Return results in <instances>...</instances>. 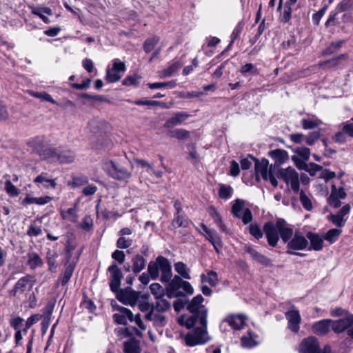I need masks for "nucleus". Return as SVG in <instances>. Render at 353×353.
Here are the masks:
<instances>
[{
    "mask_svg": "<svg viewBox=\"0 0 353 353\" xmlns=\"http://www.w3.org/2000/svg\"><path fill=\"white\" fill-rule=\"evenodd\" d=\"M203 302V297L201 294L188 301L187 310L191 315L188 317L181 316L179 319L180 325L188 329L193 327L185 337L188 346L205 344L210 340L207 332L208 309L202 304Z\"/></svg>",
    "mask_w": 353,
    "mask_h": 353,
    "instance_id": "nucleus-1",
    "label": "nucleus"
},
{
    "mask_svg": "<svg viewBox=\"0 0 353 353\" xmlns=\"http://www.w3.org/2000/svg\"><path fill=\"white\" fill-rule=\"evenodd\" d=\"M161 272V281L168 283L166 296L169 299L173 297L184 296L193 293V288L190 283L183 281L179 276H172V267L168 259L159 256L155 261H150L148 266V272L152 279H157Z\"/></svg>",
    "mask_w": 353,
    "mask_h": 353,
    "instance_id": "nucleus-2",
    "label": "nucleus"
},
{
    "mask_svg": "<svg viewBox=\"0 0 353 353\" xmlns=\"http://www.w3.org/2000/svg\"><path fill=\"white\" fill-rule=\"evenodd\" d=\"M263 232L268 245L271 247L277 245L279 238L284 243H287L294 234L292 228L283 219H278L276 223H265L263 225Z\"/></svg>",
    "mask_w": 353,
    "mask_h": 353,
    "instance_id": "nucleus-3",
    "label": "nucleus"
},
{
    "mask_svg": "<svg viewBox=\"0 0 353 353\" xmlns=\"http://www.w3.org/2000/svg\"><path fill=\"white\" fill-rule=\"evenodd\" d=\"M33 148L42 158L50 159L62 164L71 163L75 159V154L72 150L49 147L44 144L41 139H37L35 141Z\"/></svg>",
    "mask_w": 353,
    "mask_h": 353,
    "instance_id": "nucleus-4",
    "label": "nucleus"
},
{
    "mask_svg": "<svg viewBox=\"0 0 353 353\" xmlns=\"http://www.w3.org/2000/svg\"><path fill=\"white\" fill-rule=\"evenodd\" d=\"M102 169L110 177L117 181H127L131 177L130 172L112 160H104Z\"/></svg>",
    "mask_w": 353,
    "mask_h": 353,
    "instance_id": "nucleus-5",
    "label": "nucleus"
},
{
    "mask_svg": "<svg viewBox=\"0 0 353 353\" xmlns=\"http://www.w3.org/2000/svg\"><path fill=\"white\" fill-rule=\"evenodd\" d=\"M308 246V241L306 237L303 236L301 232H296L293 236L287 243L286 253L289 254H295L301 256H305V254L296 252L297 250H303Z\"/></svg>",
    "mask_w": 353,
    "mask_h": 353,
    "instance_id": "nucleus-6",
    "label": "nucleus"
},
{
    "mask_svg": "<svg viewBox=\"0 0 353 353\" xmlns=\"http://www.w3.org/2000/svg\"><path fill=\"white\" fill-rule=\"evenodd\" d=\"M277 177L283 179L286 183H290L291 188L294 192L299 191V180L298 172L292 168H281L277 172Z\"/></svg>",
    "mask_w": 353,
    "mask_h": 353,
    "instance_id": "nucleus-7",
    "label": "nucleus"
},
{
    "mask_svg": "<svg viewBox=\"0 0 353 353\" xmlns=\"http://www.w3.org/2000/svg\"><path fill=\"white\" fill-rule=\"evenodd\" d=\"M35 283L34 276L30 274H26V276L20 278L13 288L10 291V294L13 296H18L19 294H23L28 290H32L33 285Z\"/></svg>",
    "mask_w": 353,
    "mask_h": 353,
    "instance_id": "nucleus-8",
    "label": "nucleus"
},
{
    "mask_svg": "<svg viewBox=\"0 0 353 353\" xmlns=\"http://www.w3.org/2000/svg\"><path fill=\"white\" fill-rule=\"evenodd\" d=\"M112 305L114 310L118 311V313H115L112 316L116 323L125 325L128 321L130 322L133 321L134 315L129 309L120 306L117 304L114 305L112 303Z\"/></svg>",
    "mask_w": 353,
    "mask_h": 353,
    "instance_id": "nucleus-9",
    "label": "nucleus"
},
{
    "mask_svg": "<svg viewBox=\"0 0 353 353\" xmlns=\"http://www.w3.org/2000/svg\"><path fill=\"white\" fill-rule=\"evenodd\" d=\"M126 68L124 62L115 60L113 63L112 68H108L106 71V80L109 83H114L119 81L122 74L125 72Z\"/></svg>",
    "mask_w": 353,
    "mask_h": 353,
    "instance_id": "nucleus-10",
    "label": "nucleus"
},
{
    "mask_svg": "<svg viewBox=\"0 0 353 353\" xmlns=\"http://www.w3.org/2000/svg\"><path fill=\"white\" fill-rule=\"evenodd\" d=\"M115 292L117 293V299L125 305H135L139 297V293L130 288L120 290L119 289Z\"/></svg>",
    "mask_w": 353,
    "mask_h": 353,
    "instance_id": "nucleus-11",
    "label": "nucleus"
},
{
    "mask_svg": "<svg viewBox=\"0 0 353 353\" xmlns=\"http://www.w3.org/2000/svg\"><path fill=\"white\" fill-rule=\"evenodd\" d=\"M108 271L110 274V288L112 292H117L121 285V281L123 278V274L121 269L115 263H113L108 268Z\"/></svg>",
    "mask_w": 353,
    "mask_h": 353,
    "instance_id": "nucleus-12",
    "label": "nucleus"
},
{
    "mask_svg": "<svg viewBox=\"0 0 353 353\" xmlns=\"http://www.w3.org/2000/svg\"><path fill=\"white\" fill-rule=\"evenodd\" d=\"M299 353H321L317 339L314 336L304 339L300 344Z\"/></svg>",
    "mask_w": 353,
    "mask_h": 353,
    "instance_id": "nucleus-13",
    "label": "nucleus"
},
{
    "mask_svg": "<svg viewBox=\"0 0 353 353\" xmlns=\"http://www.w3.org/2000/svg\"><path fill=\"white\" fill-rule=\"evenodd\" d=\"M347 194L343 187L337 188L335 185L331 187V193L327 198L329 205L334 208H338L341 205L340 199H344Z\"/></svg>",
    "mask_w": 353,
    "mask_h": 353,
    "instance_id": "nucleus-14",
    "label": "nucleus"
},
{
    "mask_svg": "<svg viewBox=\"0 0 353 353\" xmlns=\"http://www.w3.org/2000/svg\"><path fill=\"white\" fill-rule=\"evenodd\" d=\"M249 157H251L255 163L254 170L256 180H259V175H261L263 180L268 181L270 168L268 160L263 159L261 161H259L252 155H249Z\"/></svg>",
    "mask_w": 353,
    "mask_h": 353,
    "instance_id": "nucleus-15",
    "label": "nucleus"
},
{
    "mask_svg": "<svg viewBox=\"0 0 353 353\" xmlns=\"http://www.w3.org/2000/svg\"><path fill=\"white\" fill-rule=\"evenodd\" d=\"M244 250L245 252L250 254L252 260L260 263L263 266L266 268L273 266L272 261L270 258L260 253L253 247L250 245H245L244 248Z\"/></svg>",
    "mask_w": 353,
    "mask_h": 353,
    "instance_id": "nucleus-16",
    "label": "nucleus"
},
{
    "mask_svg": "<svg viewBox=\"0 0 353 353\" xmlns=\"http://www.w3.org/2000/svg\"><path fill=\"white\" fill-rule=\"evenodd\" d=\"M332 329L336 333H341L353 325V314H348L345 317L337 321H332Z\"/></svg>",
    "mask_w": 353,
    "mask_h": 353,
    "instance_id": "nucleus-17",
    "label": "nucleus"
},
{
    "mask_svg": "<svg viewBox=\"0 0 353 353\" xmlns=\"http://www.w3.org/2000/svg\"><path fill=\"white\" fill-rule=\"evenodd\" d=\"M288 327L293 332H297L300 328L301 317L298 310H290L285 313Z\"/></svg>",
    "mask_w": 353,
    "mask_h": 353,
    "instance_id": "nucleus-18",
    "label": "nucleus"
},
{
    "mask_svg": "<svg viewBox=\"0 0 353 353\" xmlns=\"http://www.w3.org/2000/svg\"><path fill=\"white\" fill-rule=\"evenodd\" d=\"M189 117V114L185 112H175L164 123L163 127L167 129H171L174 126L181 125L186 121Z\"/></svg>",
    "mask_w": 353,
    "mask_h": 353,
    "instance_id": "nucleus-19",
    "label": "nucleus"
},
{
    "mask_svg": "<svg viewBox=\"0 0 353 353\" xmlns=\"http://www.w3.org/2000/svg\"><path fill=\"white\" fill-rule=\"evenodd\" d=\"M332 322L331 319H324L314 323L312 325L314 332L318 335H325L332 327Z\"/></svg>",
    "mask_w": 353,
    "mask_h": 353,
    "instance_id": "nucleus-20",
    "label": "nucleus"
},
{
    "mask_svg": "<svg viewBox=\"0 0 353 353\" xmlns=\"http://www.w3.org/2000/svg\"><path fill=\"white\" fill-rule=\"evenodd\" d=\"M306 236L307 239H309L310 241V246L308 248L309 250H314L319 251L323 249V240L321 236L312 232H309Z\"/></svg>",
    "mask_w": 353,
    "mask_h": 353,
    "instance_id": "nucleus-21",
    "label": "nucleus"
},
{
    "mask_svg": "<svg viewBox=\"0 0 353 353\" xmlns=\"http://www.w3.org/2000/svg\"><path fill=\"white\" fill-rule=\"evenodd\" d=\"M269 156L275 161V164L273 165L274 169L275 166L283 164L288 159V152L281 149H276L269 152Z\"/></svg>",
    "mask_w": 353,
    "mask_h": 353,
    "instance_id": "nucleus-22",
    "label": "nucleus"
},
{
    "mask_svg": "<svg viewBox=\"0 0 353 353\" xmlns=\"http://www.w3.org/2000/svg\"><path fill=\"white\" fill-rule=\"evenodd\" d=\"M201 227L205 232V238L208 239L212 245H222L221 237L214 230L208 229V227L203 223L201 224Z\"/></svg>",
    "mask_w": 353,
    "mask_h": 353,
    "instance_id": "nucleus-23",
    "label": "nucleus"
},
{
    "mask_svg": "<svg viewBox=\"0 0 353 353\" xmlns=\"http://www.w3.org/2000/svg\"><path fill=\"white\" fill-rule=\"evenodd\" d=\"M224 322H227L234 330H241L245 325V318L241 314L231 315L225 318Z\"/></svg>",
    "mask_w": 353,
    "mask_h": 353,
    "instance_id": "nucleus-24",
    "label": "nucleus"
},
{
    "mask_svg": "<svg viewBox=\"0 0 353 353\" xmlns=\"http://www.w3.org/2000/svg\"><path fill=\"white\" fill-rule=\"evenodd\" d=\"M140 343L134 338H132L123 343L124 353H141Z\"/></svg>",
    "mask_w": 353,
    "mask_h": 353,
    "instance_id": "nucleus-25",
    "label": "nucleus"
},
{
    "mask_svg": "<svg viewBox=\"0 0 353 353\" xmlns=\"http://www.w3.org/2000/svg\"><path fill=\"white\" fill-rule=\"evenodd\" d=\"M190 221L182 214H174V219L170 224L172 229H176L180 227L187 228L189 226Z\"/></svg>",
    "mask_w": 353,
    "mask_h": 353,
    "instance_id": "nucleus-26",
    "label": "nucleus"
},
{
    "mask_svg": "<svg viewBox=\"0 0 353 353\" xmlns=\"http://www.w3.org/2000/svg\"><path fill=\"white\" fill-rule=\"evenodd\" d=\"M31 12L32 14L38 16L45 23H49L50 22V19L43 15V14H46L48 15H52V11L49 7H31Z\"/></svg>",
    "mask_w": 353,
    "mask_h": 353,
    "instance_id": "nucleus-27",
    "label": "nucleus"
},
{
    "mask_svg": "<svg viewBox=\"0 0 353 353\" xmlns=\"http://www.w3.org/2000/svg\"><path fill=\"white\" fill-rule=\"evenodd\" d=\"M132 270L134 274L139 273L145 267V259L141 254H136L132 259Z\"/></svg>",
    "mask_w": 353,
    "mask_h": 353,
    "instance_id": "nucleus-28",
    "label": "nucleus"
},
{
    "mask_svg": "<svg viewBox=\"0 0 353 353\" xmlns=\"http://www.w3.org/2000/svg\"><path fill=\"white\" fill-rule=\"evenodd\" d=\"M35 183H42L44 188L51 187L54 188L57 185V183L54 179H50L48 178V174L42 172L41 174L37 176L34 179Z\"/></svg>",
    "mask_w": 353,
    "mask_h": 353,
    "instance_id": "nucleus-29",
    "label": "nucleus"
},
{
    "mask_svg": "<svg viewBox=\"0 0 353 353\" xmlns=\"http://www.w3.org/2000/svg\"><path fill=\"white\" fill-rule=\"evenodd\" d=\"M155 303H153L154 309L159 312H164L170 309L171 305L165 296L156 299Z\"/></svg>",
    "mask_w": 353,
    "mask_h": 353,
    "instance_id": "nucleus-30",
    "label": "nucleus"
},
{
    "mask_svg": "<svg viewBox=\"0 0 353 353\" xmlns=\"http://www.w3.org/2000/svg\"><path fill=\"white\" fill-rule=\"evenodd\" d=\"M347 59V54H341L339 56H337L330 60L322 62L320 65L323 67H327L328 68H334L339 65L341 63L342 61H345Z\"/></svg>",
    "mask_w": 353,
    "mask_h": 353,
    "instance_id": "nucleus-31",
    "label": "nucleus"
},
{
    "mask_svg": "<svg viewBox=\"0 0 353 353\" xmlns=\"http://www.w3.org/2000/svg\"><path fill=\"white\" fill-rule=\"evenodd\" d=\"M52 200V198L49 196H41V197H31L27 196L22 201V204H32L36 203L37 205H45L49 203Z\"/></svg>",
    "mask_w": 353,
    "mask_h": 353,
    "instance_id": "nucleus-32",
    "label": "nucleus"
},
{
    "mask_svg": "<svg viewBox=\"0 0 353 353\" xmlns=\"http://www.w3.org/2000/svg\"><path fill=\"white\" fill-rule=\"evenodd\" d=\"M28 265L32 270H34L39 266L43 265V261L38 254L35 252H30L28 254Z\"/></svg>",
    "mask_w": 353,
    "mask_h": 353,
    "instance_id": "nucleus-33",
    "label": "nucleus"
},
{
    "mask_svg": "<svg viewBox=\"0 0 353 353\" xmlns=\"http://www.w3.org/2000/svg\"><path fill=\"white\" fill-rule=\"evenodd\" d=\"M344 40H340L336 42H332L329 46H327L322 52L323 55L327 56V55H331L341 48L343 43H344Z\"/></svg>",
    "mask_w": 353,
    "mask_h": 353,
    "instance_id": "nucleus-34",
    "label": "nucleus"
},
{
    "mask_svg": "<svg viewBox=\"0 0 353 353\" xmlns=\"http://www.w3.org/2000/svg\"><path fill=\"white\" fill-rule=\"evenodd\" d=\"M148 88L150 89H161V88H174L176 85L175 81H170L168 82H157V83H149L147 84Z\"/></svg>",
    "mask_w": 353,
    "mask_h": 353,
    "instance_id": "nucleus-35",
    "label": "nucleus"
},
{
    "mask_svg": "<svg viewBox=\"0 0 353 353\" xmlns=\"http://www.w3.org/2000/svg\"><path fill=\"white\" fill-rule=\"evenodd\" d=\"M181 68V63L179 61L172 63L168 68L163 70L160 72L161 77L166 78L172 75V74L177 71Z\"/></svg>",
    "mask_w": 353,
    "mask_h": 353,
    "instance_id": "nucleus-36",
    "label": "nucleus"
},
{
    "mask_svg": "<svg viewBox=\"0 0 353 353\" xmlns=\"http://www.w3.org/2000/svg\"><path fill=\"white\" fill-rule=\"evenodd\" d=\"M322 122L318 119H303L301 120V125L304 130H311L319 126Z\"/></svg>",
    "mask_w": 353,
    "mask_h": 353,
    "instance_id": "nucleus-37",
    "label": "nucleus"
},
{
    "mask_svg": "<svg viewBox=\"0 0 353 353\" xmlns=\"http://www.w3.org/2000/svg\"><path fill=\"white\" fill-rule=\"evenodd\" d=\"M175 270L184 279H190L189 270L187 265L183 262H178L174 264Z\"/></svg>",
    "mask_w": 353,
    "mask_h": 353,
    "instance_id": "nucleus-38",
    "label": "nucleus"
},
{
    "mask_svg": "<svg viewBox=\"0 0 353 353\" xmlns=\"http://www.w3.org/2000/svg\"><path fill=\"white\" fill-rule=\"evenodd\" d=\"M201 279L203 282L208 283L212 286H215L218 283V276L216 272L210 271L207 275L202 274Z\"/></svg>",
    "mask_w": 353,
    "mask_h": 353,
    "instance_id": "nucleus-39",
    "label": "nucleus"
},
{
    "mask_svg": "<svg viewBox=\"0 0 353 353\" xmlns=\"http://www.w3.org/2000/svg\"><path fill=\"white\" fill-rule=\"evenodd\" d=\"M244 204L245 203L243 200L238 199L235 201L234 203L232 205L231 210L234 217L238 219L241 218V212L243 210Z\"/></svg>",
    "mask_w": 353,
    "mask_h": 353,
    "instance_id": "nucleus-40",
    "label": "nucleus"
},
{
    "mask_svg": "<svg viewBox=\"0 0 353 353\" xmlns=\"http://www.w3.org/2000/svg\"><path fill=\"white\" fill-rule=\"evenodd\" d=\"M30 94L35 97V98H37V99H41V101H48L52 104H56L57 102L52 98V97L47 92H34V91H30Z\"/></svg>",
    "mask_w": 353,
    "mask_h": 353,
    "instance_id": "nucleus-41",
    "label": "nucleus"
},
{
    "mask_svg": "<svg viewBox=\"0 0 353 353\" xmlns=\"http://www.w3.org/2000/svg\"><path fill=\"white\" fill-rule=\"evenodd\" d=\"M150 289L155 299L165 296V290L159 283H154L151 284Z\"/></svg>",
    "mask_w": 353,
    "mask_h": 353,
    "instance_id": "nucleus-42",
    "label": "nucleus"
},
{
    "mask_svg": "<svg viewBox=\"0 0 353 353\" xmlns=\"http://www.w3.org/2000/svg\"><path fill=\"white\" fill-rule=\"evenodd\" d=\"M168 134L178 139H185L189 135V132L184 129L170 130Z\"/></svg>",
    "mask_w": 353,
    "mask_h": 353,
    "instance_id": "nucleus-43",
    "label": "nucleus"
},
{
    "mask_svg": "<svg viewBox=\"0 0 353 353\" xmlns=\"http://www.w3.org/2000/svg\"><path fill=\"white\" fill-rule=\"evenodd\" d=\"M327 218L335 226L339 228L343 227L347 221V219L341 217L337 213L335 214H330Z\"/></svg>",
    "mask_w": 353,
    "mask_h": 353,
    "instance_id": "nucleus-44",
    "label": "nucleus"
},
{
    "mask_svg": "<svg viewBox=\"0 0 353 353\" xmlns=\"http://www.w3.org/2000/svg\"><path fill=\"white\" fill-rule=\"evenodd\" d=\"M75 265L74 264L70 263L68 264L63 273V276L61 279V285H66L70 281L71 276H72Z\"/></svg>",
    "mask_w": 353,
    "mask_h": 353,
    "instance_id": "nucleus-45",
    "label": "nucleus"
},
{
    "mask_svg": "<svg viewBox=\"0 0 353 353\" xmlns=\"http://www.w3.org/2000/svg\"><path fill=\"white\" fill-rule=\"evenodd\" d=\"M159 41V38L157 37H153L152 38L148 39L144 42L143 48L145 52L148 53L151 52L156 45Z\"/></svg>",
    "mask_w": 353,
    "mask_h": 353,
    "instance_id": "nucleus-46",
    "label": "nucleus"
},
{
    "mask_svg": "<svg viewBox=\"0 0 353 353\" xmlns=\"http://www.w3.org/2000/svg\"><path fill=\"white\" fill-rule=\"evenodd\" d=\"M232 193V188L230 185H225L224 184L220 185L219 190V196L221 199H228L230 198Z\"/></svg>",
    "mask_w": 353,
    "mask_h": 353,
    "instance_id": "nucleus-47",
    "label": "nucleus"
},
{
    "mask_svg": "<svg viewBox=\"0 0 353 353\" xmlns=\"http://www.w3.org/2000/svg\"><path fill=\"white\" fill-rule=\"evenodd\" d=\"M342 230L338 228L330 229L326 233L325 239L330 243H333L336 240V238L340 236Z\"/></svg>",
    "mask_w": 353,
    "mask_h": 353,
    "instance_id": "nucleus-48",
    "label": "nucleus"
},
{
    "mask_svg": "<svg viewBox=\"0 0 353 353\" xmlns=\"http://www.w3.org/2000/svg\"><path fill=\"white\" fill-rule=\"evenodd\" d=\"M141 80V77L137 74H133L126 77L123 81V84L127 86H137Z\"/></svg>",
    "mask_w": 353,
    "mask_h": 353,
    "instance_id": "nucleus-49",
    "label": "nucleus"
},
{
    "mask_svg": "<svg viewBox=\"0 0 353 353\" xmlns=\"http://www.w3.org/2000/svg\"><path fill=\"white\" fill-rule=\"evenodd\" d=\"M353 8V0H343L336 8L337 12H344Z\"/></svg>",
    "mask_w": 353,
    "mask_h": 353,
    "instance_id": "nucleus-50",
    "label": "nucleus"
},
{
    "mask_svg": "<svg viewBox=\"0 0 353 353\" xmlns=\"http://www.w3.org/2000/svg\"><path fill=\"white\" fill-rule=\"evenodd\" d=\"M5 190L11 196H17L20 194V191L9 180L5 182Z\"/></svg>",
    "mask_w": 353,
    "mask_h": 353,
    "instance_id": "nucleus-51",
    "label": "nucleus"
},
{
    "mask_svg": "<svg viewBox=\"0 0 353 353\" xmlns=\"http://www.w3.org/2000/svg\"><path fill=\"white\" fill-rule=\"evenodd\" d=\"M249 232L252 236L256 239H260L263 237V233L260 226L258 224H251L249 226Z\"/></svg>",
    "mask_w": 353,
    "mask_h": 353,
    "instance_id": "nucleus-52",
    "label": "nucleus"
},
{
    "mask_svg": "<svg viewBox=\"0 0 353 353\" xmlns=\"http://www.w3.org/2000/svg\"><path fill=\"white\" fill-rule=\"evenodd\" d=\"M300 201L305 210H310L312 208L311 200L305 194L303 190L300 191Z\"/></svg>",
    "mask_w": 353,
    "mask_h": 353,
    "instance_id": "nucleus-53",
    "label": "nucleus"
},
{
    "mask_svg": "<svg viewBox=\"0 0 353 353\" xmlns=\"http://www.w3.org/2000/svg\"><path fill=\"white\" fill-rule=\"evenodd\" d=\"M321 133L319 131H314L309 133L305 137L306 143L309 145H312L314 143L320 139Z\"/></svg>",
    "mask_w": 353,
    "mask_h": 353,
    "instance_id": "nucleus-54",
    "label": "nucleus"
},
{
    "mask_svg": "<svg viewBox=\"0 0 353 353\" xmlns=\"http://www.w3.org/2000/svg\"><path fill=\"white\" fill-rule=\"evenodd\" d=\"M291 7L285 4L283 12L281 17V21L282 23H286L290 21L292 12Z\"/></svg>",
    "mask_w": 353,
    "mask_h": 353,
    "instance_id": "nucleus-55",
    "label": "nucleus"
},
{
    "mask_svg": "<svg viewBox=\"0 0 353 353\" xmlns=\"http://www.w3.org/2000/svg\"><path fill=\"white\" fill-rule=\"evenodd\" d=\"M296 152L304 161H307L310 155V150L306 147H299L296 150Z\"/></svg>",
    "mask_w": 353,
    "mask_h": 353,
    "instance_id": "nucleus-56",
    "label": "nucleus"
},
{
    "mask_svg": "<svg viewBox=\"0 0 353 353\" xmlns=\"http://www.w3.org/2000/svg\"><path fill=\"white\" fill-rule=\"evenodd\" d=\"M342 129L346 134L353 137V117L350 121L342 123Z\"/></svg>",
    "mask_w": 353,
    "mask_h": 353,
    "instance_id": "nucleus-57",
    "label": "nucleus"
},
{
    "mask_svg": "<svg viewBox=\"0 0 353 353\" xmlns=\"http://www.w3.org/2000/svg\"><path fill=\"white\" fill-rule=\"evenodd\" d=\"M132 243V240L126 239L125 237H120L117 241V247L120 249H126Z\"/></svg>",
    "mask_w": 353,
    "mask_h": 353,
    "instance_id": "nucleus-58",
    "label": "nucleus"
},
{
    "mask_svg": "<svg viewBox=\"0 0 353 353\" xmlns=\"http://www.w3.org/2000/svg\"><path fill=\"white\" fill-rule=\"evenodd\" d=\"M327 9V6H324L322 8H321L318 12L313 14L312 15V20L315 23L316 25H319V22L324 15L325 12H326Z\"/></svg>",
    "mask_w": 353,
    "mask_h": 353,
    "instance_id": "nucleus-59",
    "label": "nucleus"
},
{
    "mask_svg": "<svg viewBox=\"0 0 353 353\" xmlns=\"http://www.w3.org/2000/svg\"><path fill=\"white\" fill-rule=\"evenodd\" d=\"M248 334H250V332H248ZM241 341V344L243 347H252L256 345V342L252 339L251 335H250V336H242Z\"/></svg>",
    "mask_w": 353,
    "mask_h": 353,
    "instance_id": "nucleus-60",
    "label": "nucleus"
},
{
    "mask_svg": "<svg viewBox=\"0 0 353 353\" xmlns=\"http://www.w3.org/2000/svg\"><path fill=\"white\" fill-rule=\"evenodd\" d=\"M153 322L156 327H163L167 323L166 317L162 314H155Z\"/></svg>",
    "mask_w": 353,
    "mask_h": 353,
    "instance_id": "nucleus-61",
    "label": "nucleus"
},
{
    "mask_svg": "<svg viewBox=\"0 0 353 353\" xmlns=\"http://www.w3.org/2000/svg\"><path fill=\"white\" fill-rule=\"evenodd\" d=\"M42 232L41 228L39 226H36L31 224L27 230V234L30 236H38Z\"/></svg>",
    "mask_w": 353,
    "mask_h": 353,
    "instance_id": "nucleus-62",
    "label": "nucleus"
},
{
    "mask_svg": "<svg viewBox=\"0 0 353 353\" xmlns=\"http://www.w3.org/2000/svg\"><path fill=\"white\" fill-rule=\"evenodd\" d=\"M112 258L118 261L119 264H123L125 261V255L123 251L117 250L112 254Z\"/></svg>",
    "mask_w": 353,
    "mask_h": 353,
    "instance_id": "nucleus-63",
    "label": "nucleus"
},
{
    "mask_svg": "<svg viewBox=\"0 0 353 353\" xmlns=\"http://www.w3.org/2000/svg\"><path fill=\"white\" fill-rule=\"evenodd\" d=\"M321 169L322 167L321 165L314 163H310L307 165V168L305 171L307 172L311 176H314L316 173Z\"/></svg>",
    "mask_w": 353,
    "mask_h": 353,
    "instance_id": "nucleus-64",
    "label": "nucleus"
}]
</instances>
